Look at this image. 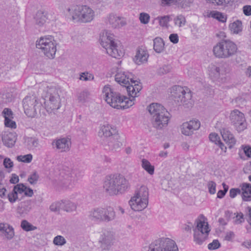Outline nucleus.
I'll return each instance as SVG.
<instances>
[{"label": "nucleus", "instance_id": "a211bd4d", "mask_svg": "<svg viewBox=\"0 0 251 251\" xmlns=\"http://www.w3.org/2000/svg\"><path fill=\"white\" fill-rule=\"evenodd\" d=\"M106 142L108 150L113 151H120L123 146V139L119 134L107 138Z\"/></svg>", "mask_w": 251, "mask_h": 251}, {"label": "nucleus", "instance_id": "ddd939ff", "mask_svg": "<svg viewBox=\"0 0 251 251\" xmlns=\"http://www.w3.org/2000/svg\"><path fill=\"white\" fill-rule=\"evenodd\" d=\"M23 104L25 113L29 117H35L42 106L41 102L33 96L25 97L23 100Z\"/></svg>", "mask_w": 251, "mask_h": 251}, {"label": "nucleus", "instance_id": "13d9d810", "mask_svg": "<svg viewBox=\"0 0 251 251\" xmlns=\"http://www.w3.org/2000/svg\"><path fill=\"white\" fill-rule=\"evenodd\" d=\"M238 194H241V190L239 188H232L229 191V196L234 198Z\"/></svg>", "mask_w": 251, "mask_h": 251}, {"label": "nucleus", "instance_id": "680f3d73", "mask_svg": "<svg viewBox=\"0 0 251 251\" xmlns=\"http://www.w3.org/2000/svg\"><path fill=\"white\" fill-rule=\"evenodd\" d=\"M3 165L6 168H10L13 167V162L8 158L4 159L3 161Z\"/></svg>", "mask_w": 251, "mask_h": 251}, {"label": "nucleus", "instance_id": "0e129e2a", "mask_svg": "<svg viewBox=\"0 0 251 251\" xmlns=\"http://www.w3.org/2000/svg\"><path fill=\"white\" fill-rule=\"evenodd\" d=\"M244 14L246 16L251 15V6L245 5L243 8Z\"/></svg>", "mask_w": 251, "mask_h": 251}, {"label": "nucleus", "instance_id": "dca6fc26", "mask_svg": "<svg viewBox=\"0 0 251 251\" xmlns=\"http://www.w3.org/2000/svg\"><path fill=\"white\" fill-rule=\"evenodd\" d=\"M115 240L113 231L105 230L100 234L99 239L100 247L102 251H109L113 245Z\"/></svg>", "mask_w": 251, "mask_h": 251}, {"label": "nucleus", "instance_id": "f03ea898", "mask_svg": "<svg viewBox=\"0 0 251 251\" xmlns=\"http://www.w3.org/2000/svg\"><path fill=\"white\" fill-rule=\"evenodd\" d=\"M148 109L152 116L151 124L153 127L160 130L167 127L170 120V113L163 106L153 103L148 106Z\"/></svg>", "mask_w": 251, "mask_h": 251}, {"label": "nucleus", "instance_id": "09e8293b", "mask_svg": "<svg viewBox=\"0 0 251 251\" xmlns=\"http://www.w3.org/2000/svg\"><path fill=\"white\" fill-rule=\"evenodd\" d=\"M7 198L11 203H13L18 199V195L16 191L13 189L12 191L8 194Z\"/></svg>", "mask_w": 251, "mask_h": 251}, {"label": "nucleus", "instance_id": "c9c22d12", "mask_svg": "<svg viewBox=\"0 0 251 251\" xmlns=\"http://www.w3.org/2000/svg\"><path fill=\"white\" fill-rule=\"evenodd\" d=\"M21 226L23 229L26 231L34 230L37 228L36 226H33L25 220L22 221Z\"/></svg>", "mask_w": 251, "mask_h": 251}, {"label": "nucleus", "instance_id": "79ce46f5", "mask_svg": "<svg viewBox=\"0 0 251 251\" xmlns=\"http://www.w3.org/2000/svg\"><path fill=\"white\" fill-rule=\"evenodd\" d=\"M94 78V76L92 74L88 72H83L80 74L79 79L83 81H88L91 79L93 80Z\"/></svg>", "mask_w": 251, "mask_h": 251}, {"label": "nucleus", "instance_id": "aec40b11", "mask_svg": "<svg viewBox=\"0 0 251 251\" xmlns=\"http://www.w3.org/2000/svg\"><path fill=\"white\" fill-rule=\"evenodd\" d=\"M71 141L70 140L63 138L53 141L52 145L55 146L56 149L60 152H67L69 151L71 147Z\"/></svg>", "mask_w": 251, "mask_h": 251}, {"label": "nucleus", "instance_id": "a19ab883", "mask_svg": "<svg viewBox=\"0 0 251 251\" xmlns=\"http://www.w3.org/2000/svg\"><path fill=\"white\" fill-rule=\"evenodd\" d=\"M62 201L61 202H56L52 203L50 206V210L54 212H59L60 209L62 208Z\"/></svg>", "mask_w": 251, "mask_h": 251}, {"label": "nucleus", "instance_id": "f704fd0d", "mask_svg": "<svg viewBox=\"0 0 251 251\" xmlns=\"http://www.w3.org/2000/svg\"><path fill=\"white\" fill-rule=\"evenodd\" d=\"M193 2V0H176V4L178 7L186 8L189 7Z\"/></svg>", "mask_w": 251, "mask_h": 251}, {"label": "nucleus", "instance_id": "5701e85b", "mask_svg": "<svg viewBox=\"0 0 251 251\" xmlns=\"http://www.w3.org/2000/svg\"><path fill=\"white\" fill-rule=\"evenodd\" d=\"M149 54L146 50L142 49H139L134 59V62L138 65H140L147 61Z\"/></svg>", "mask_w": 251, "mask_h": 251}, {"label": "nucleus", "instance_id": "20e7f679", "mask_svg": "<svg viewBox=\"0 0 251 251\" xmlns=\"http://www.w3.org/2000/svg\"><path fill=\"white\" fill-rule=\"evenodd\" d=\"M67 11L72 20L78 23H90L95 18L94 11L86 5H72L67 9Z\"/></svg>", "mask_w": 251, "mask_h": 251}, {"label": "nucleus", "instance_id": "393cba45", "mask_svg": "<svg viewBox=\"0 0 251 251\" xmlns=\"http://www.w3.org/2000/svg\"><path fill=\"white\" fill-rule=\"evenodd\" d=\"M100 131L103 135L107 138H109L114 136L115 134H118L115 129L108 125L102 126L100 128Z\"/></svg>", "mask_w": 251, "mask_h": 251}, {"label": "nucleus", "instance_id": "8fccbe9b", "mask_svg": "<svg viewBox=\"0 0 251 251\" xmlns=\"http://www.w3.org/2000/svg\"><path fill=\"white\" fill-rule=\"evenodd\" d=\"M211 2L217 5H226L233 0H209Z\"/></svg>", "mask_w": 251, "mask_h": 251}, {"label": "nucleus", "instance_id": "864d4df0", "mask_svg": "<svg viewBox=\"0 0 251 251\" xmlns=\"http://www.w3.org/2000/svg\"><path fill=\"white\" fill-rule=\"evenodd\" d=\"M12 118H7L5 117L4 119V124L7 127L15 128L16 127V123L11 120Z\"/></svg>", "mask_w": 251, "mask_h": 251}, {"label": "nucleus", "instance_id": "f3484780", "mask_svg": "<svg viewBox=\"0 0 251 251\" xmlns=\"http://www.w3.org/2000/svg\"><path fill=\"white\" fill-rule=\"evenodd\" d=\"M75 177L76 174L75 171L70 173V171L62 170L58 178L59 184L60 186L66 189H71L74 187L75 183Z\"/></svg>", "mask_w": 251, "mask_h": 251}, {"label": "nucleus", "instance_id": "4d7b16f0", "mask_svg": "<svg viewBox=\"0 0 251 251\" xmlns=\"http://www.w3.org/2000/svg\"><path fill=\"white\" fill-rule=\"evenodd\" d=\"M2 114L3 115L4 119H5V117L7 118H13V112L11 109L5 108L2 111Z\"/></svg>", "mask_w": 251, "mask_h": 251}, {"label": "nucleus", "instance_id": "c85d7f7f", "mask_svg": "<svg viewBox=\"0 0 251 251\" xmlns=\"http://www.w3.org/2000/svg\"><path fill=\"white\" fill-rule=\"evenodd\" d=\"M142 168L150 175H152L154 172V167L146 159H143L141 161Z\"/></svg>", "mask_w": 251, "mask_h": 251}, {"label": "nucleus", "instance_id": "9d476101", "mask_svg": "<svg viewBox=\"0 0 251 251\" xmlns=\"http://www.w3.org/2000/svg\"><path fill=\"white\" fill-rule=\"evenodd\" d=\"M56 41L53 37L50 36L41 37L36 42V47L41 50L44 54L49 59H53L56 52Z\"/></svg>", "mask_w": 251, "mask_h": 251}, {"label": "nucleus", "instance_id": "6e6d98bb", "mask_svg": "<svg viewBox=\"0 0 251 251\" xmlns=\"http://www.w3.org/2000/svg\"><path fill=\"white\" fill-rule=\"evenodd\" d=\"M209 138L210 140L212 142H214L215 144L217 145L218 143V141H220V137L219 135L215 133H212L209 134Z\"/></svg>", "mask_w": 251, "mask_h": 251}, {"label": "nucleus", "instance_id": "412c9836", "mask_svg": "<svg viewBox=\"0 0 251 251\" xmlns=\"http://www.w3.org/2000/svg\"><path fill=\"white\" fill-rule=\"evenodd\" d=\"M0 232L8 240H11L15 233L13 227L7 223H0Z\"/></svg>", "mask_w": 251, "mask_h": 251}, {"label": "nucleus", "instance_id": "ea45409f", "mask_svg": "<svg viewBox=\"0 0 251 251\" xmlns=\"http://www.w3.org/2000/svg\"><path fill=\"white\" fill-rule=\"evenodd\" d=\"M19 161L23 162L24 163H30L32 159V155L31 154H27L24 155H19L17 157Z\"/></svg>", "mask_w": 251, "mask_h": 251}, {"label": "nucleus", "instance_id": "6e6552de", "mask_svg": "<svg viewBox=\"0 0 251 251\" xmlns=\"http://www.w3.org/2000/svg\"><path fill=\"white\" fill-rule=\"evenodd\" d=\"M171 93L175 101L179 105H183L187 108L192 107L193 105L191 92L187 88L175 85L172 88Z\"/></svg>", "mask_w": 251, "mask_h": 251}, {"label": "nucleus", "instance_id": "2eb2a0df", "mask_svg": "<svg viewBox=\"0 0 251 251\" xmlns=\"http://www.w3.org/2000/svg\"><path fill=\"white\" fill-rule=\"evenodd\" d=\"M209 231L207 222L198 221L196 227L194 229L195 241L198 244H201L207 239Z\"/></svg>", "mask_w": 251, "mask_h": 251}, {"label": "nucleus", "instance_id": "a18cd8bd", "mask_svg": "<svg viewBox=\"0 0 251 251\" xmlns=\"http://www.w3.org/2000/svg\"><path fill=\"white\" fill-rule=\"evenodd\" d=\"M39 176L36 172H34L28 178V181L31 184H35L37 183Z\"/></svg>", "mask_w": 251, "mask_h": 251}, {"label": "nucleus", "instance_id": "e2e57ef3", "mask_svg": "<svg viewBox=\"0 0 251 251\" xmlns=\"http://www.w3.org/2000/svg\"><path fill=\"white\" fill-rule=\"evenodd\" d=\"M242 191H247L251 194V184L249 183H243L242 187Z\"/></svg>", "mask_w": 251, "mask_h": 251}, {"label": "nucleus", "instance_id": "a878e982", "mask_svg": "<svg viewBox=\"0 0 251 251\" xmlns=\"http://www.w3.org/2000/svg\"><path fill=\"white\" fill-rule=\"evenodd\" d=\"M222 137L224 140L229 145V147L231 148L236 143V140L233 135L229 131H223L221 132Z\"/></svg>", "mask_w": 251, "mask_h": 251}, {"label": "nucleus", "instance_id": "72a5a7b5", "mask_svg": "<svg viewBox=\"0 0 251 251\" xmlns=\"http://www.w3.org/2000/svg\"><path fill=\"white\" fill-rule=\"evenodd\" d=\"M193 130L190 126L189 122L184 123L182 125L181 132L183 134L185 135H190L193 132Z\"/></svg>", "mask_w": 251, "mask_h": 251}, {"label": "nucleus", "instance_id": "423d86ee", "mask_svg": "<svg viewBox=\"0 0 251 251\" xmlns=\"http://www.w3.org/2000/svg\"><path fill=\"white\" fill-rule=\"evenodd\" d=\"M113 37L114 35L107 31H103L100 34V44L109 55L117 58L123 56L124 52L118 50L117 44L115 42Z\"/></svg>", "mask_w": 251, "mask_h": 251}, {"label": "nucleus", "instance_id": "de8ad7c7", "mask_svg": "<svg viewBox=\"0 0 251 251\" xmlns=\"http://www.w3.org/2000/svg\"><path fill=\"white\" fill-rule=\"evenodd\" d=\"M25 189H26V186L22 183L15 185L13 188L17 194L24 193Z\"/></svg>", "mask_w": 251, "mask_h": 251}, {"label": "nucleus", "instance_id": "39448f33", "mask_svg": "<svg viewBox=\"0 0 251 251\" xmlns=\"http://www.w3.org/2000/svg\"><path fill=\"white\" fill-rule=\"evenodd\" d=\"M149 203V191L148 188L141 186L135 191L134 195L129 201V204L134 211H140L146 208Z\"/></svg>", "mask_w": 251, "mask_h": 251}, {"label": "nucleus", "instance_id": "4c0bfd02", "mask_svg": "<svg viewBox=\"0 0 251 251\" xmlns=\"http://www.w3.org/2000/svg\"><path fill=\"white\" fill-rule=\"evenodd\" d=\"M53 243L56 246H63L66 243V240L62 236L57 235L54 238Z\"/></svg>", "mask_w": 251, "mask_h": 251}, {"label": "nucleus", "instance_id": "0eeeda50", "mask_svg": "<svg viewBox=\"0 0 251 251\" xmlns=\"http://www.w3.org/2000/svg\"><path fill=\"white\" fill-rule=\"evenodd\" d=\"M89 217L94 222L108 223L115 220L116 213L111 206L96 207L90 211Z\"/></svg>", "mask_w": 251, "mask_h": 251}, {"label": "nucleus", "instance_id": "69168bd1", "mask_svg": "<svg viewBox=\"0 0 251 251\" xmlns=\"http://www.w3.org/2000/svg\"><path fill=\"white\" fill-rule=\"evenodd\" d=\"M243 150L246 155L249 158H251V147H245Z\"/></svg>", "mask_w": 251, "mask_h": 251}, {"label": "nucleus", "instance_id": "bb28decb", "mask_svg": "<svg viewBox=\"0 0 251 251\" xmlns=\"http://www.w3.org/2000/svg\"><path fill=\"white\" fill-rule=\"evenodd\" d=\"M164 49V43L160 37H156L153 40V49L157 53L161 52Z\"/></svg>", "mask_w": 251, "mask_h": 251}, {"label": "nucleus", "instance_id": "7ed1b4c3", "mask_svg": "<svg viewBox=\"0 0 251 251\" xmlns=\"http://www.w3.org/2000/svg\"><path fill=\"white\" fill-rule=\"evenodd\" d=\"M128 181L121 175L107 176L103 183V188L110 195H117L122 193L128 187Z\"/></svg>", "mask_w": 251, "mask_h": 251}, {"label": "nucleus", "instance_id": "2f4dec72", "mask_svg": "<svg viewBox=\"0 0 251 251\" xmlns=\"http://www.w3.org/2000/svg\"><path fill=\"white\" fill-rule=\"evenodd\" d=\"M174 23L176 26L179 27L184 26L186 24V19L185 17L180 14L177 16L174 19Z\"/></svg>", "mask_w": 251, "mask_h": 251}, {"label": "nucleus", "instance_id": "49530a36", "mask_svg": "<svg viewBox=\"0 0 251 251\" xmlns=\"http://www.w3.org/2000/svg\"><path fill=\"white\" fill-rule=\"evenodd\" d=\"M188 122L193 131L198 130L200 127V122L198 120H191Z\"/></svg>", "mask_w": 251, "mask_h": 251}, {"label": "nucleus", "instance_id": "338daca9", "mask_svg": "<svg viewBox=\"0 0 251 251\" xmlns=\"http://www.w3.org/2000/svg\"><path fill=\"white\" fill-rule=\"evenodd\" d=\"M25 195L28 197H32L33 194V192L32 189L29 188H27L26 187V189H25V192H24Z\"/></svg>", "mask_w": 251, "mask_h": 251}, {"label": "nucleus", "instance_id": "3c124183", "mask_svg": "<svg viewBox=\"0 0 251 251\" xmlns=\"http://www.w3.org/2000/svg\"><path fill=\"white\" fill-rule=\"evenodd\" d=\"M216 184L214 181H210L207 183L208 191L211 194H214L216 193Z\"/></svg>", "mask_w": 251, "mask_h": 251}, {"label": "nucleus", "instance_id": "cd10ccee", "mask_svg": "<svg viewBox=\"0 0 251 251\" xmlns=\"http://www.w3.org/2000/svg\"><path fill=\"white\" fill-rule=\"evenodd\" d=\"M62 209L67 212H72L75 210L76 204L69 201H62Z\"/></svg>", "mask_w": 251, "mask_h": 251}, {"label": "nucleus", "instance_id": "473e14b6", "mask_svg": "<svg viewBox=\"0 0 251 251\" xmlns=\"http://www.w3.org/2000/svg\"><path fill=\"white\" fill-rule=\"evenodd\" d=\"M229 28L231 31L238 33L242 30V23L238 20L234 22L229 25Z\"/></svg>", "mask_w": 251, "mask_h": 251}, {"label": "nucleus", "instance_id": "c756f323", "mask_svg": "<svg viewBox=\"0 0 251 251\" xmlns=\"http://www.w3.org/2000/svg\"><path fill=\"white\" fill-rule=\"evenodd\" d=\"M47 18L42 12H38L35 17V23L39 26L43 25L46 22Z\"/></svg>", "mask_w": 251, "mask_h": 251}, {"label": "nucleus", "instance_id": "e433bc0d", "mask_svg": "<svg viewBox=\"0 0 251 251\" xmlns=\"http://www.w3.org/2000/svg\"><path fill=\"white\" fill-rule=\"evenodd\" d=\"M157 19L158 20L160 26L168 27V24L170 20V16L167 15L162 17H158Z\"/></svg>", "mask_w": 251, "mask_h": 251}, {"label": "nucleus", "instance_id": "4be33fe9", "mask_svg": "<svg viewBox=\"0 0 251 251\" xmlns=\"http://www.w3.org/2000/svg\"><path fill=\"white\" fill-rule=\"evenodd\" d=\"M16 140V134L15 132H5L2 136L3 144L8 148L13 147Z\"/></svg>", "mask_w": 251, "mask_h": 251}, {"label": "nucleus", "instance_id": "603ef678", "mask_svg": "<svg viewBox=\"0 0 251 251\" xmlns=\"http://www.w3.org/2000/svg\"><path fill=\"white\" fill-rule=\"evenodd\" d=\"M213 17L220 22L223 23L225 22L226 20V17L225 16V15L219 12H216L214 14Z\"/></svg>", "mask_w": 251, "mask_h": 251}, {"label": "nucleus", "instance_id": "c03bdc74", "mask_svg": "<svg viewBox=\"0 0 251 251\" xmlns=\"http://www.w3.org/2000/svg\"><path fill=\"white\" fill-rule=\"evenodd\" d=\"M172 67L170 65H164L158 70V73L159 75L167 74L171 71Z\"/></svg>", "mask_w": 251, "mask_h": 251}, {"label": "nucleus", "instance_id": "f8f14e48", "mask_svg": "<svg viewBox=\"0 0 251 251\" xmlns=\"http://www.w3.org/2000/svg\"><path fill=\"white\" fill-rule=\"evenodd\" d=\"M149 249L150 251H178L175 242L167 238L154 241L150 244Z\"/></svg>", "mask_w": 251, "mask_h": 251}, {"label": "nucleus", "instance_id": "774afa93", "mask_svg": "<svg viewBox=\"0 0 251 251\" xmlns=\"http://www.w3.org/2000/svg\"><path fill=\"white\" fill-rule=\"evenodd\" d=\"M19 179L18 176L15 174H13L10 180V182L13 184H16L19 182Z\"/></svg>", "mask_w": 251, "mask_h": 251}, {"label": "nucleus", "instance_id": "b1692460", "mask_svg": "<svg viewBox=\"0 0 251 251\" xmlns=\"http://www.w3.org/2000/svg\"><path fill=\"white\" fill-rule=\"evenodd\" d=\"M225 72L222 71L220 67H217L215 65H212L210 67L209 75L214 80H218L220 78L223 79L221 77L224 75Z\"/></svg>", "mask_w": 251, "mask_h": 251}, {"label": "nucleus", "instance_id": "bf43d9fd", "mask_svg": "<svg viewBox=\"0 0 251 251\" xmlns=\"http://www.w3.org/2000/svg\"><path fill=\"white\" fill-rule=\"evenodd\" d=\"M244 221V215L242 213H237L235 223L236 224H239Z\"/></svg>", "mask_w": 251, "mask_h": 251}, {"label": "nucleus", "instance_id": "4468645a", "mask_svg": "<svg viewBox=\"0 0 251 251\" xmlns=\"http://www.w3.org/2000/svg\"><path fill=\"white\" fill-rule=\"evenodd\" d=\"M229 119L234 128L238 132L244 131L247 127L244 114L237 109L231 111Z\"/></svg>", "mask_w": 251, "mask_h": 251}, {"label": "nucleus", "instance_id": "1a4fd4ad", "mask_svg": "<svg viewBox=\"0 0 251 251\" xmlns=\"http://www.w3.org/2000/svg\"><path fill=\"white\" fill-rule=\"evenodd\" d=\"M59 88L56 86H48L46 90L45 105L48 112L58 109L61 106Z\"/></svg>", "mask_w": 251, "mask_h": 251}, {"label": "nucleus", "instance_id": "58836bf2", "mask_svg": "<svg viewBox=\"0 0 251 251\" xmlns=\"http://www.w3.org/2000/svg\"><path fill=\"white\" fill-rule=\"evenodd\" d=\"M89 95V93L87 90L83 91L81 92L77 95V99L79 102L84 103L86 101L88 96Z\"/></svg>", "mask_w": 251, "mask_h": 251}, {"label": "nucleus", "instance_id": "9b49d317", "mask_svg": "<svg viewBox=\"0 0 251 251\" xmlns=\"http://www.w3.org/2000/svg\"><path fill=\"white\" fill-rule=\"evenodd\" d=\"M236 45L229 40H222L213 47L214 55L219 58H227L233 55L236 52Z\"/></svg>", "mask_w": 251, "mask_h": 251}, {"label": "nucleus", "instance_id": "f257e3e1", "mask_svg": "<svg viewBox=\"0 0 251 251\" xmlns=\"http://www.w3.org/2000/svg\"><path fill=\"white\" fill-rule=\"evenodd\" d=\"M116 82L126 87L129 98L121 96L119 93L114 92L107 85L104 86L102 93L105 100L111 106L117 109H126L134 104L135 97L142 89L139 82L134 80L131 74L126 72H118L115 77Z\"/></svg>", "mask_w": 251, "mask_h": 251}, {"label": "nucleus", "instance_id": "6ab92c4d", "mask_svg": "<svg viewBox=\"0 0 251 251\" xmlns=\"http://www.w3.org/2000/svg\"><path fill=\"white\" fill-rule=\"evenodd\" d=\"M106 24L114 28H120L126 25L124 18L113 13L110 14L106 18Z\"/></svg>", "mask_w": 251, "mask_h": 251}, {"label": "nucleus", "instance_id": "5fc2aeb1", "mask_svg": "<svg viewBox=\"0 0 251 251\" xmlns=\"http://www.w3.org/2000/svg\"><path fill=\"white\" fill-rule=\"evenodd\" d=\"M220 247V243L218 240H214L213 242L208 245V249L213 250L218 249Z\"/></svg>", "mask_w": 251, "mask_h": 251}, {"label": "nucleus", "instance_id": "052dcab7", "mask_svg": "<svg viewBox=\"0 0 251 251\" xmlns=\"http://www.w3.org/2000/svg\"><path fill=\"white\" fill-rule=\"evenodd\" d=\"M169 39L174 44H176L178 42V36L177 34H171L169 36Z\"/></svg>", "mask_w": 251, "mask_h": 251}, {"label": "nucleus", "instance_id": "7c9ffc66", "mask_svg": "<svg viewBox=\"0 0 251 251\" xmlns=\"http://www.w3.org/2000/svg\"><path fill=\"white\" fill-rule=\"evenodd\" d=\"M25 143L28 149H34L39 145V141L37 139L32 137H28L25 139Z\"/></svg>", "mask_w": 251, "mask_h": 251}, {"label": "nucleus", "instance_id": "37998d69", "mask_svg": "<svg viewBox=\"0 0 251 251\" xmlns=\"http://www.w3.org/2000/svg\"><path fill=\"white\" fill-rule=\"evenodd\" d=\"M150 16L146 13H141L140 14L139 20L142 24H147L150 21Z\"/></svg>", "mask_w": 251, "mask_h": 251}]
</instances>
